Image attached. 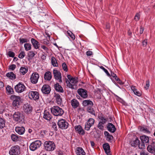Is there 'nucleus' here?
<instances>
[{
	"instance_id": "1",
	"label": "nucleus",
	"mask_w": 155,
	"mask_h": 155,
	"mask_svg": "<svg viewBox=\"0 0 155 155\" xmlns=\"http://www.w3.org/2000/svg\"><path fill=\"white\" fill-rule=\"evenodd\" d=\"M52 113L56 116H61L64 114V110L58 106H54L51 109Z\"/></svg>"
},
{
	"instance_id": "2",
	"label": "nucleus",
	"mask_w": 155,
	"mask_h": 155,
	"mask_svg": "<svg viewBox=\"0 0 155 155\" xmlns=\"http://www.w3.org/2000/svg\"><path fill=\"white\" fill-rule=\"evenodd\" d=\"M13 120L19 123L24 122V116L22 113L19 111L15 112L13 114Z\"/></svg>"
},
{
	"instance_id": "3",
	"label": "nucleus",
	"mask_w": 155,
	"mask_h": 155,
	"mask_svg": "<svg viewBox=\"0 0 155 155\" xmlns=\"http://www.w3.org/2000/svg\"><path fill=\"white\" fill-rule=\"evenodd\" d=\"M10 99L13 101V106L15 107V109L18 108L21 101L20 97L15 95H12L11 96Z\"/></svg>"
},
{
	"instance_id": "4",
	"label": "nucleus",
	"mask_w": 155,
	"mask_h": 155,
	"mask_svg": "<svg viewBox=\"0 0 155 155\" xmlns=\"http://www.w3.org/2000/svg\"><path fill=\"white\" fill-rule=\"evenodd\" d=\"M44 146L45 149L48 151H53L55 148L54 142L50 141H45L44 143Z\"/></svg>"
},
{
	"instance_id": "5",
	"label": "nucleus",
	"mask_w": 155,
	"mask_h": 155,
	"mask_svg": "<svg viewBox=\"0 0 155 155\" xmlns=\"http://www.w3.org/2000/svg\"><path fill=\"white\" fill-rule=\"evenodd\" d=\"M20 153V147L18 146L12 147L9 151L10 155H18Z\"/></svg>"
},
{
	"instance_id": "6",
	"label": "nucleus",
	"mask_w": 155,
	"mask_h": 155,
	"mask_svg": "<svg viewBox=\"0 0 155 155\" xmlns=\"http://www.w3.org/2000/svg\"><path fill=\"white\" fill-rule=\"evenodd\" d=\"M15 91L18 93H21L25 90L26 87L23 84L19 82L15 87Z\"/></svg>"
},
{
	"instance_id": "7",
	"label": "nucleus",
	"mask_w": 155,
	"mask_h": 155,
	"mask_svg": "<svg viewBox=\"0 0 155 155\" xmlns=\"http://www.w3.org/2000/svg\"><path fill=\"white\" fill-rule=\"evenodd\" d=\"M59 128L62 129H67L68 126V124L64 119H61L59 120L58 122Z\"/></svg>"
},
{
	"instance_id": "8",
	"label": "nucleus",
	"mask_w": 155,
	"mask_h": 155,
	"mask_svg": "<svg viewBox=\"0 0 155 155\" xmlns=\"http://www.w3.org/2000/svg\"><path fill=\"white\" fill-rule=\"evenodd\" d=\"M41 144V142L40 140H37L31 144L30 146V149L32 151H35L39 148Z\"/></svg>"
},
{
	"instance_id": "9",
	"label": "nucleus",
	"mask_w": 155,
	"mask_h": 155,
	"mask_svg": "<svg viewBox=\"0 0 155 155\" xmlns=\"http://www.w3.org/2000/svg\"><path fill=\"white\" fill-rule=\"evenodd\" d=\"M28 95L30 98L33 99L34 100H38L39 97V93L36 91H31Z\"/></svg>"
},
{
	"instance_id": "10",
	"label": "nucleus",
	"mask_w": 155,
	"mask_h": 155,
	"mask_svg": "<svg viewBox=\"0 0 155 155\" xmlns=\"http://www.w3.org/2000/svg\"><path fill=\"white\" fill-rule=\"evenodd\" d=\"M39 77V75L37 73H33L30 78L31 83L34 84H36L38 81Z\"/></svg>"
},
{
	"instance_id": "11",
	"label": "nucleus",
	"mask_w": 155,
	"mask_h": 155,
	"mask_svg": "<svg viewBox=\"0 0 155 155\" xmlns=\"http://www.w3.org/2000/svg\"><path fill=\"white\" fill-rule=\"evenodd\" d=\"M54 76L55 79L56 80H59V82L60 83H61L62 81L61 80V76L60 72L54 69L53 71Z\"/></svg>"
},
{
	"instance_id": "12",
	"label": "nucleus",
	"mask_w": 155,
	"mask_h": 155,
	"mask_svg": "<svg viewBox=\"0 0 155 155\" xmlns=\"http://www.w3.org/2000/svg\"><path fill=\"white\" fill-rule=\"evenodd\" d=\"M78 93L80 96L84 98H87L88 96L87 91L83 88L79 89L78 90Z\"/></svg>"
},
{
	"instance_id": "13",
	"label": "nucleus",
	"mask_w": 155,
	"mask_h": 155,
	"mask_svg": "<svg viewBox=\"0 0 155 155\" xmlns=\"http://www.w3.org/2000/svg\"><path fill=\"white\" fill-rule=\"evenodd\" d=\"M51 91L50 87L47 84L44 85L42 87L41 91L45 94H48Z\"/></svg>"
},
{
	"instance_id": "14",
	"label": "nucleus",
	"mask_w": 155,
	"mask_h": 155,
	"mask_svg": "<svg viewBox=\"0 0 155 155\" xmlns=\"http://www.w3.org/2000/svg\"><path fill=\"white\" fill-rule=\"evenodd\" d=\"M23 108L24 112L26 114H30L32 111V107L29 104L24 105Z\"/></svg>"
},
{
	"instance_id": "15",
	"label": "nucleus",
	"mask_w": 155,
	"mask_h": 155,
	"mask_svg": "<svg viewBox=\"0 0 155 155\" xmlns=\"http://www.w3.org/2000/svg\"><path fill=\"white\" fill-rule=\"evenodd\" d=\"M15 130L19 134L22 135L24 133L25 129L23 127H17L15 128Z\"/></svg>"
},
{
	"instance_id": "16",
	"label": "nucleus",
	"mask_w": 155,
	"mask_h": 155,
	"mask_svg": "<svg viewBox=\"0 0 155 155\" xmlns=\"http://www.w3.org/2000/svg\"><path fill=\"white\" fill-rule=\"evenodd\" d=\"M103 148L105 152L107 155H111L110 153V147L108 143H106L103 144Z\"/></svg>"
},
{
	"instance_id": "17",
	"label": "nucleus",
	"mask_w": 155,
	"mask_h": 155,
	"mask_svg": "<svg viewBox=\"0 0 155 155\" xmlns=\"http://www.w3.org/2000/svg\"><path fill=\"white\" fill-rule=\"evenodd\" d=\"M147 149L149 152L151 153H155V142H153L150 145H149Z\"/></svg>"
},
{
	"instance_id": "18",
	"label": "nucleus",
	"mask_w": 155,
	"mask_h": 155,
	"mask_svg": "<svg viewBox=\"0 0 155 155\" xmlns=\"http://www.w3.org/2000/svg\"><path fill=\"white\" fill-rule=\"evenodd\" d=\"M54 88L57 91L59 92L63 93L64 92L62 87L58 83H57L54 84Z\"/></svg>"
},
{
	"instance_id": "19",
	"label": "nucleus",
	"mask_w": 155,
	"mask_h": 155,
	"mask_svg": "<svg viewBox=\"0 0 155 155\" xmlns=\"http://www.w3.org/2000/svg\"><path fill=\"white\" fill-rule=\"evenodd\" d=\"M74 128L76 131L79 134L84 135L85 134L84 131L80 125H78L76 126H75Z\"/></svg>"
},
{
	"instance_id": "20",
	"label": "nucleus",
	"mask_w": 155,
	"mask_h": 155,
	"mask_svg": "<svg viewBox=\"0 0 155 155\" xmlns=\"http://www.w3.org/2000/svg\"><path fill=\"white\" fill-rule=\"evenodd\" d=\"M107 128L109 131L112 133H114L116 130L114 125L111 123H109L108 124Z\"/></svg>"
},
{
	"instance_id": "21",
	"label": "nucleus",
	"mask_w": 155,
	"mask_h": 155,
	"mask_svg": "<svg viewBox=\"0 0 155 155\" xmlns=\"http://www.w3.org/2000/svg\"><path fill=\"white\" fill-rule=\"evenodd\" d=\"M31 41L35 48L38 49L40 47V44L37 41L33 38H32L31 39Z\"/></svg>"
},
{
	"instance_id": "22",
	"label": "nucleus",
	"mask_w": 155,
	"mask_h": 155,
	"mask_svg": "<svg viewBox=\"0 0 155 155\" xmlns=\"http://www.w3.org/2000/svg\"><path fill=\"white\" fill-rule=\"evenodd\" d=\"M71 104L72 107L74 108H77L79 105L78 101L75 99H74L71 101Z\"/></svg>"
},
{
	"instance_id": "23",
	"label": "nucleus",
	"mask_w": 155,
	"mask_h": 155,
	"mask_svg": "<svg viewBox=\"0 0 155 155\" xmlns=\"http://www.w3.org/2000/svg\"><path fill=\"white\" fill-rule=\"evenodd\" d=\"M51 78V73L50 71H47L45 73L44 75V78L45 80L50 81Z\"/></svg>"
},
{
	"instance_id": "24",
	"label": "nucleus",
	"mask_w": 155,
	"mask_h": 155,
	"mask_svg": "<svg viewBox=\"0 0 155 155\" xmlns=\"http://www.w3.org/2000/svg\"><path fill=\"white\" fill-rule=\"evenodd\" d=\"M138 129L141 131L147 134H150V132L146 126H139Z\"/></svg>"
},
{
	"instance_id": "25",
	"label": "nucleus",
	"mask_w": 155,
	"mask_h": 155,
	"mask_svg": "<svg viewBox=\"0 0 155 155\" xmlns=\"http://www.w3.org/2000/svg\"><path fill=\"white\" fill-rule=\"evenodd\" d=\"M76 153L77 155H85V153L81 147H78L77 148Z\"/></svg>"
},
{
	"instance_id": "26",
	"label": "nucleus",
	"mask_w": 155,
	"mask_h": 155,
	"mask_svg": "<svg viewBox=\"0 0 155 155\" xmlns=\"http://www.w3.org/2000/svg\"><path fill=\"white\" fill-rule=\"evenodd\" d=\"M57 104H61L62 102V99L61 96L58 94H55L54 96Z\"/></svg>"
},
{
	"instance_id": "27",
	"label": "nucleus",
	"mask_w": 155,
	"mask_h": 155,
	"mask_svg": "<svg viewBox=\"0 0 155 155\" xmlns=\"http://www.w3.org/2000/svg\"><path fill=\"white\" fill-rule=\"evenodd\" d=\"M140 139L141 142L145 144L148 143L149 141V138L148 136L145 135H143L140 137Z\"/></svg>"
},
{
	"instance_id": "28",
	"label": "nucleus",
	"mask_w": 155,
	"mask_h": 155,
	"mask_svg": "<svg viewBox=\"0 0 155 155\" xmlns=\"http://www.w3.org/2000/svg\"><path fill=\"white\" fill-rule=\"evenodd\" d=\"M83 105L84 106H93V104L92 101L90 100H85L83 101Z\"/></svg>"
},
{
	"instance_id": "29",
	"label": "nucleus",
	"mask_w": 155,
	"mask_h": 155,
	"mask_svg": "<svg viewBox=\"0 0 155 155\" xmlns=\"http://www.w3.org/2000/svg\"><path fill=\"white\" fill-rule=\"evenodd\" d=\"M43 117L45 119L49 120L51 118V115L49 112L46 110L45 111Z\"/></svg>"
},
{
	"instance_id": "30",
	"label": "nucleus",
	"mask_w": 155,
	"mask_h": 155,
	"mask_svg": "<svg viewBox=\"0 0 155 155\" xmlns=\"http://www.w3.org/2000/svg\"><path fill=\"white\" fill-rule=\"evenodd\" d=\"M6 76L9 78L11 79H15L16 78V77L15 75L12 72H8L6 74Z\"/></svg>"
},
{
	"instance_id": "31",
	"label": "nucleus",
	"mask_w": 155,
	"mask_h": 155,
	"mask_svg": "<svg viewBox=\"0 0 155 155\" xmlns=\"http://www.w3.org/2000/svg\"><path fill=\"white\" fill-rule=\"evenodd\" d=\"M93 106H88L87 108V111L91 114L95 115V111L92 107Z\"/></svg>"
},
{
	"instance_id": "32",
	"label": "nucleus",
	"mask_w": 155,
	"mask_h": 155,
	"mask_svg": "<svg viewBox=\"0 0 155 155\" xmlns=\"http://www.w3.org/2000/svg\"><path fill=\"white\" fill-rule=\"evenodd\" d=\"M51 63L52 65L54 67H58V65L57 61L54 57H51Z\"/></svg>"
},
{
	"instance_id": "33",
	"label": "nucleus",
	"mask_w": 155,
	"mask_h": 155,
	"mask_svg": "<svg viewBox=\"0 0 155 155\" xmlns=\"http://www.w3.org/2000/svg\"><path fill=\"white\" fill-rule=\"evenodd\" d=\"M5 120L0 116V129L4 128L5 126Z\"/></svg>"
},
{
	"instance_id": "34",
	"label": "nucleus",
	"mask_w": 155,
	"mask_h": 155,
	"mask_svg": "<svg viewBox=\"0 0 155 155\" xmlns=\"http://www.w3.org/2000/svg\"><path fill=\"white\" fill-rule=\"evenodd\" d=\"M93 125L90 123H88V122L87 121L85 124L84 129L86 130H89L91 127Z\"/></svg>"
},
{
	"instance_id": "35",
	"label": "nucleus",
	"mask_w": 155,
	"mask_h": 155,
	"mask_svg": "<svg viewBox=\"0 0 155 155\" xmlns=\"http://www.w3.org/2000/svg\"><path fill=\"white\" fill-rule=\"evenodd\" d=\"M140 143V140L138 138H136L135 140L131 142V145L132 146L136 147Z\"/></svg>"
},
{
	"instance_id": "36",
	"label": "nucleus",
	"mask_w": 155,
	"mask_h": 155,
	"mask_svg": "<svg viewBox=\"0 0 155 155\" xmlns=\"http://www.w3.org/2000/svg\"><path fill=\"white\" fill-rule=\"evenodd\" d=\"M11 138L14 141H17L19 140V137L15 134H12L11 135Z\"/></svg>"
},
{
	"instance_id": "37",
	"label": "nucleus",
	"mask_w": 155,
	"mask_h": 155,
	"mask_svg": "<svg viewBox=\"0 0 155 155\" xmlns=\"http://www.w3.org/2000/svg\"><path fill=\"white\" fill-rule=\"evenodd\" d=\"M6 91L9 93L12 94L14 92L13 88L10 86H8L6 88Z\"/></svg>"
},
{
	"instance_id": "38",
	"label": "nucleus",
	"mask_w": 155,
	"mask_h": 155,
	"mask_svg": "<svg viewBox=\"0 0 155 155\" xmlns=\"http://www.w3.org/2000/svg\"><path fill=\"white\" fill-rule=\"evenodd\" d=\"M20 72L22 74L24 75L27 73L28 71V69L25 68L21 67L20 70Z\"/></svg>"
},
{
	"instance_id": "39",
	"label": "nucleus",
	"mask_w": 155,
	"mask_h": 155,
	"mask_svg": "<svg viewBox=\"0 0 155 155\" xmlns=\"http://www.w3.org/2000/svg\"><path fill=\"white\" fill-rule=\"evenodd\" d=\"M24 47L25 50L28 51L31 49V45L29 43H26L24 45Z\"/></svg>"
},
{
	"instance_id": "40",
	"label": "nucleus",
	"mask_w": 155,
	"mask_h": 155,
	"mask_svg": "<svg viewBox=\"0 0 155 155\" xmlns=\"http://www.w3.org/2000/svg\"><path fill=\"white\" fill-rule=\"evenodd\" d=\"M62 69L64 71H68V67L66 64L65 62H64L62 64Z\"/></svg>"
},
{
	"instance_id": "41",
	"label": "nucleus",
	"mask_w": 155,
	"mask_h": 155,
	"mask_svg": "<svg viewBox=\"0 0 155 155\" xmlns=\"http://www.w3.org/2000/svg\"><path fill=\"white\" fill-rule=\"evenodd\" d=\"M35 55V54L33 51H30L28 53V57L29 58H32Z\"/></svg>"
},
{
	"instance_id": "42",
	"label": "nucleus",
	"mask_w": 155,
	"mask_h": 155,
	"mask_svg": "<svg viewBox=\"0 0 155 155\" xmlns=\"http://www.w3.org/2000/svg\"><path fill=\"white\" fill-rule=\"evenodd\" d=\"M100 68L104 70V71L106 73V74H107V76H108V77L110 76V74L108 72V71L107 70V69H105L103 66H101L100 67Z\"/></svg>"
},
{
	"instance_id": "43",
	"label": "nucleus",
	"mask_w": 155,
	"mask_h": 155,
	"mask_svg": "<svg viewBox=\"0 0 155 155\" xmlns=\"http://www.w3.org/2000/svg\"><path fill=\"white\" fill-rule=\"evenodd\" d=\"M20 42L21 44H22L25 42H27L28 40L27 39L24 38H20L19 39Z\"/></svg>"
},
{
	"instance_id": "44",
	"label": "nucleus",
	"mask_w": 155,
	"mask_h": 155,
	"mask_svg": "<svg viewBox=\"0 0 155 155\" xmlns=\"http://www.w3.org/2000/svg\"><path fill=\"white\" fill-rule=\"evenodd\" d=\"M25 55V53L24 51H21L18 56L19 58L22 59Z\"/></svg>"
},
{
	"instance_id": "45",
	"label": "nucleus",
	"mask_w": 155,
	"mask_h": 155,
	"mask_svg": "<svg viewBox=\"0 0 155 155\" xmlns=\"http://www.w3.org/2000/svg\"><path fill=\"white\" fill-rule=\"evenodd\" d=\"M68 35H69L71 39L74 40L75 38V36L70 31L69 32H68Z\"/></svg>"
},
{
	"instance_id": "46",
	"label": "nucleus",
	"mask_w": 155,
	"mask_h": 155,
	"mask_svg": "<svg viewBox=\"0 0 155 155\" xmlns=\"http://www.w3.org/2000/svg\"><path fill=\"white\" fill-rule=\"evenodd\" d=\"M145 143H142V142L141 143H139L138 144L139 148L141 149H144L145 147Z\"/></svg>"
},
{
	"instance_id": "47",
	"label": "nucleus",
	"mask_w": 155,
	"mask_h": 155,
	"mask_svg": "<svg viewBox=\"0 0 155 155\" xmlns=\"http://www.w3.org/2000/svg\"><path fill=\"white\" fill-rule=\"evenodd\" d=\"M8 55L9 57L13 58L15 56V53L12 51H9L8 52Z\"/></svg>"
},
{
	"instance_id": "48",
	"label": "nucleus",
	"mask_w": 155,
	"mask_h": 155,
	"mask_svg": "<svg viewBox=\"0 0 155 155\" xmlns=\"http://www.w3.org/2000/svg\"><path fill=\"white\" fill-rule=\"evenodd\" d=\"M52 127L53 128L55 131H57L58 129L56 124L55 122H52Z\"/></svg>"
},
{
	"instance_id": "49",
	"label": "nucleus",
	"mask_w": 155,
	"mask_h": 155,
	"mask_svg": "<svg viewBox=\"0 0 155 155\" xmlns=\"http://www.w3.org/2000/svg\"><path fill=\"white\" fill-rule=\"evenodd\" d=\"M87 121L88 122V123H90L93 125L94 124V120L92 118L89 119Z\"/></svg>"
},
{
	"instance_id": "50",
	"label": "nucleus",
	"mask_w": 155,
	"mask_h": 155,
	"mask_svg": "<svg viewBox=\"0 0 155 155\" xmlns=\"http://www.w3.org/2000/svg\"><path fill=\"white\" fill-rule=\"evenodd\" d=\"M103 124H102L100 123H99L98 125L97 126V127L100 130H103L104 129V126L103 125Z\"/></svg>"
},
{
	"instance_id": "51",
	"label": "nucleus",
	"mask_w": 155,
	"mask_h": 155,
	"mask_svg": "<svg viewBox=\"0 0 155 155\" xmlns=\"http://www.w3.org/2000/svg\"><path fill=\"white\" fill-rule=\"evenodd\" d=\"M149 83H150L149 80H148L146 81V85L144 87V88H145L146 89H147L148 88V87L150 86Z\"/></svg>"
},
{
	"instance_id": "52",
	"label": "nucleus",
	"mask_w": 155,
	"mask_h": 155,
	"mask_svg": "<svg viewBox=\"0 0 155 155\" xmlns=\"http://www.w3.org/2000/svg\"><path fill=\"white\" fill-rule=\"evenodd\" d=\"M16 68V65L15 64H12L10 65L9 66V68L12 70V71H13Z\"/></svg>"
},
{
	"instance_id": "53",
	"label": "nucleus",
	"mask_w": 155,
	"mask_h": 155,
	"mask_svg": "<svg viewBox=\"0 0 155 155\" xmlns=\"http://www.w3.org/2000/svg\"><path fill=\"white\" fill-rule=\"evenodd\" d=\"M41 42L44 44L48 45L49 43V41L47 39H44Z\"/></svg>"
},
{
	"instance_id": "54",
	"label": "nucleus",
	"mask_w": 155,
	"mask_h": 155,
	"mask_svg": "<svg viewBox=\"0 0 155 155\" xmlns=\"http://www.w3.org/2000/svg\"><path fill=\"white\" fill-rule=\"evenodd\" d=\"M140 18V15L139 14L137 13L136 14L134 17V19L136 21H138L139 20Z\"/></svg>"
},
{
	"instance_id": "55",
	"label": "nucleus",
	"mask_w": 155,
	"mask_h": 155,
	"mask_svg": "<svg viewBox=\"0 0 155 155\" xmlns=\"http://www.w3.org/2000/svg\"><path fill=\"white\" fill-rule=\"evenodd\" d=\"M135 87L134 86H132L131 87V89L133 91L134 93L135 94L136 93V92L137 91V89L135 88Z\"/></svg>"
},
{
	"instance_id": "56",
	"label": "nucleus",
	"mask_w": 155,
	"mask_h": 155,
	"mask_svg": "<svg viewBox=\"0 0 155 155\" xmlns=\"http://www.w3.org/2000/svg\"><path fill=\"white\" fill-rule=\"evenodd\" d=\"M70 81L71 83H74V84H76L78 82V81L77 80V78H73L72 79V81L70 80Z\"/></svg>"
},
{
	"instance_id": "57",
	"label": "nucleus",
	"mask_w": 155,
	"mask_h": 155,
	"mask_svg": "<svg viewBox=\"0 0 155 155\" xmlns=\"http://www.w3.org/2000/svg\"><path fill=\"white\" fill-rule=\"evenodd\" d=\"M107 121V120L106 118L104 119L103 120H101V121H100L99 123L101 124H104Z\"/></svg>"
},
{
	"instance_id": "58",
	"label": "nucleus",
	"mask_w": 155,
	"mask_h": 155,
	"mask_svg": "<svg viewBox=\"0 0 155 155\" xmlns=\"http://www.w3.org/2000/svg\"><path fill=\"white\" fill-rule=\"evenodd\" d=\"M93 54V53L91 51H87L86 52V54L87 56H91Z\"/></svg>"
},
{
	"instance_id": "59",
	"label": "nucleus",
	"mask_w": 155,
	"mask_h": 155,
	"mask_svg": "<svg viewBox=\"0 0 155 155\" xmlns=\"http://www.w3.org/2000/svg\"><path fill=\"white\" fill-rule=\"evenodd\" d=\"M107 138L108 141H110L113 138V137L112 135L110 134L109 136L107 137Z\"/></svg>"
},
{
	"instance_id": "60",
	"label": "nucleus",
	"mask_w": 155,
	"mask_h": 155,
	"mask_svg": "<svg viewBox=\"0 0 155 155\" xmlns=\"http://www.w3.org/2000/svg\"><path fill=\"white\" fill-rule=\"evenodd\" d=\"M142 43L143 45V46H146L147 44V40H144V41H143Z\"/></svg>"
},
{
	"instance_id": "61",
	"label": "nucleus",
	"mask_w": 155,
	"mask_h": 155,
	"mask_svg": "<svg viewBox=\"0 0 155 155\" xmlns=\"http://www.w3.org/2000/svg\"><path fill=\"white\" fill-rule=\"evenodd\" d=\"M110 77H112L113 78H114L115 77H116V75L112 71H111V74Z\"/></svg>"
},
{
	"instance_id": "62",
	"label": "nucleus",
	"mask_w": 155,
	"mask_h": 155,
	"mask_svg": "<svg viewBox=\"0 0 155 155\" xmlns=\"http://www.w3.org/2000/svg\"><path fill=\"white\" fill-rule=\"evenodd\" d=\"M67 77L68 79L70 80H70H72V79L73 78L70 75H68Z\"/></svg>"
},
{
	"instance_id": "63",
	"label": "nucleus",
	"mask_w": 155,
	"mask_h": 155,
	"mask_svg": "<svg viewBox=\"0 0 155 155\" xmlns=\"http://www.w3.org/2000/svg\"><path fill=\"white\" fill-rule=\"evenodd\" d=\"M135 94L137 96H140L141 95V93L139 91H137V92H136V93Z\"/></svg>"
},
{
	"instance_id": "64",
	"label": "nucleus",
	"mask_w": 155,
	"mask_h": 155,
	"mask_svg": "<svg viewBox=\"0 0 155 155\" xmlns=\"http://www.w3.org/2000/svg\"><path fill=\"white\" fill-rule=\"evenodd\" d=\"M144 29L142 26L140 27V34H141L143 33Z\"/></svg>"
}]
</instances>
